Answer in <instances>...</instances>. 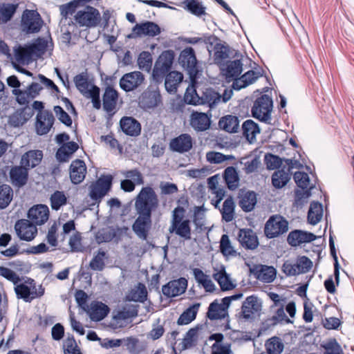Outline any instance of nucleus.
<instances>
[{"instance_id":"nucleus-1","label":"nucleus","mask_w":354,"mask_h":354,"mask_svg":"<svg viewBox=\"0 0 354 354\" xmlns=\"http://www.w3.org/2000/svg\"><path fill=\"white\" fill-rule=\"evenodd\" d=\"M159 206V199L154 189L149 186L141 189L135 198V209L138 216L132 225L137 236L147 240L152 225V213Z\"/></svg>"},{"instance_id":"nucleus-2","label":"nucleus","mask_w":354,"mask_h":354,"mask_svg":"<svg viewBox=\"0 0 354 354\" xmlns=\"http://www.w3.org/2000/svg\"><path fill=\"white\" fill-rule=\"evenodd\" d=\"M195 80L192 79V84L187 87L185 93V101L189 104H207L212 109L221 103V94L213 88H206L201 96L196 92L194 86Z\"/></svg>"},{"instance_id":"nucleus-3","label":"nucleus","mask_w":354,"mask_h":354,"mask_svg":"<svg viewBox=\"0 0 354 354\" xmlns=\"http://www.w3.org/2000/svg\"><path fill=\"white\" fill-rule=\"evenodd\" d=\"M185 209L181 206H177L172 211L171 219L169 232L174 234L184 240L192 238L191 221L185 218Z\"/></svg>"},{"instance_id":"nucleus-4","label":"nucleus","mask_w":354,"mask_h":354,"mask_svg":"<svg viewBox=\"0 0 354 354\" xmlns=\"http://www.w3.org/2000/svg\"><path fill=\"white\" fill-rule=\"evenodd\" d=\"M272 107V97L263 94L254 101L251 110L252 116L261 122L270 124Z\"/></svg>"},{"instance_id":"nucleus-5","label":"nucleus","mask_w":354,"mask_h":354,"mask_svg":"<svg viewBox=\"0 0 354 354\" xmlns=\"http://www.w3.org/2000/svg\"><path fill=\"white\" fill-rule=\"evenodd\" d=\"M15 291L18 299H22L26 302H30L44 295V288L41 285L37 287L35 280L28 278L26 281V283H16Z\"/></svg>"},{"instance_id":"nucleus-6","label":"nucleus","mask_w":354,"mask_h":354,"mask_svg":"<svg viewBox=\"0 0 354 354\" xmlns=\"http://www.w3.org/2000/svg\"><path fill=\"white\" fill-rule=\"evenodd\" d=\"M174 59V53L166 50L162 53L156 60L152 73L155 82H161L169 73Z\"/></svg>"},{"instance_id":"nucleus-7","label":"nucleus","mask_w":354,"mask_h":354,"mask_svg":"<svg viewBox=\"0 0 354 354\" xmlns=\"http://www.w3.org/2000/svg\"><path fill=\"white\" fill-rule=\"evenodd\" d=\"M288 222L281 215L271 216L264 226V234L268 239H274L286 233Z\"/></svg>"},{"instance_id":"nucleus-8","label":"nucleus","mask_w":354,"mask_h":354,"mask_svg":"<svg viewBox=\"0 0 354 354\" xmlns=\"http://www.w3.org/2000/svg\"><path fill=\"white\" fill-rule=\"evenodd\" d=\"M244 57L241 54L235 53L232 59L225 61L221 65V71L225 80L236 81L243 72Z\"/></svg>"},{"instance_id":"nucleus-9","label":"nucleus","mask_w":354,"mask_h":354,"mask_svg":"<svg viewBox=\"0 0 354 354\" xmlns=\"http://www.w3.org/2000/svg\"><path fill=\"white\" fill-rule=\"evenodd\" d=\"M44 24L40 15L36 10H26L21 17V30L25 34H33L39 32Z\"/></svg>"},{"instance_id":"nucleus-10","label":"nucleus","mask_w":354,"mask_h":354,"mask_svg":"<svg viewBox=\"0 0 354 354\" xmlns=\"http://www.w3.org/2000/svg\"><path fill=\"white\" fill-rule=\"evenodd\" d=\"M75 19L81 26L94 27L100 21V14L96 8L88 6L77 12Z\"/></svg>"},{"instance_id":"nucleus-11","label":"nucleus","mask_w":354,"mask_h":354,"mask_svg":"<svg viewBox=\"0 0 354 354\" xmlns=\"http://www.w3.org/2000/svg\"><path fill=\"white\" fill-rule=\"evenodd\" d=\"M112 180L111 176H105L92 183L89 187L91 198L95 201H100L111 189Z\"/></svg>"},{"instance_id":"nucleus-12","label":"nucleus","mask_w":354,"mask_h":354,"mask_svg":"<svg viewBox=\"0 0 354 354\" xmlns=\"http://www.w3.org/2000/svg\"><path fill=\"white\" fill-rule=\"evenodd\" d=\"M145 76L140 71H133L124 74L120 80V87L126 92L138 88L144 82Z\"/></svg>"},{"instance_id":"nucleus-13","label":"nucleus","mask_w":354,"mask_h":354,"mask_svg":"<svg viewBox=\"0 0 354 354\" xmlns=\"http://www.w3.org/2000/svg\"><path fill=\"white\" fill-rule=\"evenodd\" d=\"M55 122V117L49 110L38 112L35 121V131L39 136L50 132Z\"/></svg>"},{"instance_id":"nucleus-14","label":"nucleus","mask_w":354,"mask_h":354,"mask_svg":"<svg viewBox=\"0 0 354 354\" xmlns=\"http://www.w3.org/2000/svg\"><path fill=\"white\" fill-rule=\"evenodd\" d=\"M160 26L153 21H146L137 24L132 29V33L129 37H153L160 33Z\"/></svg>"},{"instance_id":"nucleus-15","label":"nucleus","mask_w":354,"mask_h":354,"mask_svg":"<svg viewBox=\"0 0 354 354\" xmlns=\"http://www.w3.org/2000/svg\"><path fill=\"white\" fill-rule=\"evenodd\" d=\"M18 236L21 240L30 241L37 234V227L27 219L18 221L15 226Z\"/></svg>"},{"instance_id":"nucleus-16","label":"nucleus","mask_w":354,"mask_h":354,"mask_svg":"<svg viewBox=\"0 0 354 354\" xmlns=\"http://www.w3.org/2000/svg\"><path fill=\"white\" fill-rule=\"evenodd\" d=\"M187 287V280L184 277L169 281L162 288V294L167 297H174L183 294Z\"/></svg>"},{"instance_id":"nucleus-17","label":"nucleus","mask_w":354,"mask_h":354,"mask_svg":"<svg viewBox=\"0 0 354 354\" xmlns=\"http://www.w3.org/2000/svg\"><path fill=\"white\" fill-rule=\"evenodd\" d=\"M9 177L15 187L21 188L28 183V169L22 165L13 166L10 169Z\"/></svg>"},{"instance_id":"nucleus-18","label":"nucleus","mask_w":354,"mask_h":354,"mask_svg":"<svg viewBox=\"0 0 354 354\" xmlns=\"http://www.w3.org/2000/svg\"><path fill=\"white\" fill-rule=\"evenodd\" d=\"M251 273L257 279L264 282L271 283L275 278L277 270L273 266H269L262 264H257L250 268Z\"/></svg>"},{"instance_id":"nucleus-19","label":"nucleus","mask_w":354,"mask_h":354,"mask_svg":"<svg viewBox=\"0 0 354 354\" xmlns=\"http://www.w3.org/2000/svg\"><path fill=\"white\" fill-rule=\"evenodd\" d=\"M28 218L35 226L43 225L48 220L49 209L45 205H35L28 210Z\"/></svg>"},{"instance_id":"nucleus-20","label":"nucleus","mask_w":354,"mask_h":354,"mask_svg":"<svg viewBox=\"0 0 354 354\" xmlns=\"http://www.w3.org/2000/svg\"><path fill=\"white\" fill-rule=\"evenodd\" d=\"M238 241L241 245L246 250H253L259 245V240L256 232L249 228L239 230Z\"/></svg>"},{"instance_id":"nucleus-21","label":"nucleus","mask_w":354,"mask_h":354,"mask_svg":"<svg viewBox=\"0 0 354 354\" xmlns=\"http://www.w3.org/2000/svg\"><path fill=\"white\" fill-rule=\"evenodd\" d=\"M261 310V303L254 296H249L243 304L241 313L245 319H252L258 316Z\"/></svg>"},{"instance_id":"nucleus-22","label":"nucleus","mask_w":354,"mask_h":354,"mask_svg":"<svg viewBox=\"0 0 354 354\" xmlns=\"http://www.w3.org/2000/svg\"><path fill=\"white\" fill-rule=\"evenodd\" d=\"M193 146V140L189 134L183 133L172 139L169 143L171 151L183 153L189 151Z\"/></svg>"},{"instance_id":"nucleus-23","label":"nucleus","mask_w":354,"mask_h":354,"mask_svg":"<svg viewBox=\"0 0 354 354\" xmlns=\"http://www.w3.org/2000/svg\"><path fill=\"white\" fill-rule=\"evenodd\" d=\"M316 239L317 236L313 233L295 230L289 233L287 241L291 246L296 247L302 243H310Z\"/></svg>"},{"instance_id":"nucleus-24","label":"nucleus","mask_w":354,"mask_h":354,"mask_svg":"<svg viewBox=\"0 0 354 354\" xmlns=\"http://www.w3.org/2000/svg\"><path fill=\"white\" fill-rule=\"evenodd\" d=\"M189 124L196 131H205L210 127L211 118L207 113L193 111L190 115Z\"/></svg>"},{"instance_id":"nucleus-25","label":"nucleus","mask_w":354,"mask_h":354,"mask_svg":"<svg viewBox=\"0 0 354 354\" xmlns=\"http://www.w3.org/2000/svg\"><path fill=\"white\" fill-rule=\"evenodd\" d=\"M118 100V92L111 86H107L102 96L103 109L111 116L115 113Z\"/></svg>"},{"instance_id":"nucleus-26","label":"nucleus","mask_w":354,"mask_h":354,"mask_svg":"<svg viewBox=\"0 0 354 354\" xmlns=\"http://www.w3.org/2000/svg\"><path fill=\"white\" fill-rule=\"evenodd\" d=\"M86 174V166L85 162L80 159L72 161L70 165V178L71 182L77 185L82 183Z\"/></svg>"},{"instance_id":"nucleus-27","label":"nucleus","mask_w":354,"mask_h":354,"mask_svg":"<svg viewBox=\"0 0 354 354\" xmlns=\"http://www.w3.org/2000/svg\"><path fill=\"white\" fill-rule=\"evenodd\" d=\"M122 131L127 136L136 137L140 134L141 124L131 117H123L120 121Z\"/></svg>"},{"instance_id":"nucleus-28","label":"nucleus","mask_w":354,"mask_h":354,"mask_svg":"<svg viewBox=\"0 0 354 354\" xmlns=\"http://www.w3.org/2000/svg\"><path fill=\"white\" fill-rule=\"evenodd\" d=\"M33 115L32 111L28 106L17 109L10 117L8 122L10 124L15 127L22 126Z\"/></svg>"},{"instance_id":"nucleus-29","label":"nucleus","mask_w":354,"mask_h":354,"mask_svg":"<svg viewBox=\"0 0 354 354\" xmlns=\"http://www.w3.org/2000/svg\"><path fill=\"white\" fill-rule=\"evenodd\" d=\"M179 63L182 66L192 74L196 72V58L194 50L192 48L183 50L179 57Z\"/></svg>"},{"instance_id":"nucleus-30","label":"nucleus","mask_w":354,"mask_h":354,"mask_svg":"<svg viewBox=\"0 0 354 354\" xmlns=\"http://www.w3.org/2000/svg\"><path fill=\"white\" fill-rule=\"evenodd\" d=\"M161 101V96L158 91H145L140 97V104L144 109H151L157 106Z\"/></svg>"},{"instance_id":"nucleus-31","label":"nucleus","mask_w":354,"mask_h":354,"mask_svg":"<svg viewBox=\"0 0 354 354\" xmlns=\"http://www.w3.org/2000/svg\"><path fill=\"white\" fill-rule=\"evenodd\" d=\"M262 76L259 70H250L245 73L238 80L233 82L232 86L236 90H240L254 82L258 78Z\"/></svg>"},{"instance_id":"nucleus-32","label":"nucleus","mask_w":354,"mask_h":354,"mask_svg":"<svg viewBox=\"0 0 354 354\" xmlns=\"http://www.w3.org/2000/svg\"><path fill=\"white\" fill-rule=\"evenodd\" d=\"M43 153L40 150H30L25 153L21 159V165L29 169L39 165L42 160Z\"/></svg>"},{"instance_id":"nucleus-33","label":"nucleus","mask_w":354,"mask_h":354,"mask_svg":"<svg viewBox=\"0 0 354 354\" xmlns=\"http://www.w3.org/2000/svg\"><path fill=\"white\" fill-rule=\"evenodd\" d=\"M88 315L91 320L99 322L102 320L109 313V307L100 301H93L91 304Z\"/></svg>"},{"instance_id":"nucleus-34","label":"nucleus","mask_w":354,"mask_h":354,"mask_svg":"<svg viewBox=\"0 0 354 354\" xmlns=\"http://www.w3.org/2000/svg\"><path fill=\"white\" fill-rule=\"evenodd\" d=\"M240 120L237 116L227 115L222 117L218 121L221 129L228 133H236L239 129Z\"/></svg>"},{"instance_id":"nucleus-35","label":"nucleus","mask_w":354,"mask_h":354,"mask_svg":"<svg viewBox=\"0 0 354 354\" xmlns=\"http://www.w3.org/2000/svg\"><path fill=\"white\" fill-rule=\"evenodd\" d=\"M138 313L137 305L126 304L120 310L114 314L113 318L116 322L117 324H119L120 321H124L129 318L135 317L138 315Z\"/></svg>"},{"instance_id":"nucleus-36","label":"nucleus","mask_w":354,"mask_h":354,"mask_svg":"<svg viewBox=\"0 0 354 354\" xmlns=\"http://www.w3.org/2000/svg\"><path fill=\"white\" fill-rule=\"evenodd\" d=\"M196 281L201 285L206 292H212L215 290V286L209 277L200 268H194L192 270Z\"/></svg>"},{"instance_id":"nucleus-37","label":"nucleus","mask_w":354,"mask_h":354,"mask_svg":"<svg viewBox=\"0 0 354 354\" xmlns=\"http://www.w3.org/2000/svg\"><path fill=\"white\" fill-rule=\"evenodd\" d=\"M165 78L166 90L170 93H174L176 92L178 84L183 81V75L178 71H171Z\"/></svg>"},{"instance_id":"nucleus-38","label":"nucleus","mask_w":354,"mask_h":354,"mask_svg":"<svg viewBox=\"0 0 354 354\" xmlns=\"http://www.w3.org/2000/svg\"><path fill=\"white\" fill-rule=\"evenodd\" d=\"M147 296V291L144 284L139 283L134 288L131 289L126 295V300L129 301L144 302Z\"/></svg>"},{"instance_id":"nucleus-39","label":"nucleus","mask_w":354,"mask_h":354,"mask_svg":"<svg viewBox=\"0 0 354 354\" xmlns=\"http://www.w3.org/2000/svg\"><path fill=\"white\" fill-rule=\"evenodd\" d=\"M227 315V310H225L218 300L216 299L212 301L209 307L207 313V317L210 320H216L224 319Z\"/></svg>"},{"instance_id":"nucleus-40","label":"nucleus","mask_w":354,"mask_h":354,"mask_svg":"<svg viewBox=\"0 0 354 354\" xmlns=\"http://www.w3.org/2000/svg\"><path fill=\"white\" fill-rule=\"evenodd\" d=\"M78 145L73 141L63 144L57 150L56 156L60 161H66L78 149Z\"/></svg>"},{"instance_id":"nucleus-41","label":"nucleus","mask_w":354,"mask_h":354,"mask_svg":"<svg viewBox=\"0 0 354 354\" xmlns=\"http://www.w3.org/2000/svg\"><path fill=\"white\" fill-rule=\"evenodd\" d=\"M235 204L231 196L227 198L223 203L221 208H219L222 216V219L228 223L232 221L234 218Z\"/></svg>"},{"instance_id":"nucleus-42","label":"nucleus","mask_w":354,"mask_h":354,"mask_svg":"<svg viewBox=\"0 0 354 354\" xmlns=\"http://www.w3.org/2000/svg\"><path fill=\"white\" fill-rule=\"evenodd\" d=\"M323 216V207L322 203L313 201L310 203L308 212V221L311 225L319 223Z\"/></svg>"},{"instance_id":"nucleus-43","label":"nucleus","mask_w":354,"mask_h":354,"mask_svg":"<svg viewBox=\"0 0 354 354\" xmlns=\"http://www.w3.org/2000/svg\"><path fill=\"white\" fill-rule=\"evenodd\" d=\"M223 178L227 185V187L234 190L238 187L239 177L235 167L230 166L224 170Z\"/></svg>"},{"instance_id":"nucleus-44","label":"nucleus","mask_w":354,"mask_h":354,"mask_svg":"<svg viewBox=\"0 0 354 354\" xmlns=\"http://www.w3.org/2000/svg\"><path fill=\"white\" fill-rule=\"evenodd\" d=\"M243 135L252 142L255 140L256 135L260 133V129L257 123L252 120H245L242 124Z\"/></svg>"},{"instance_id":"nucleus-45","label":"nucleus","mask_w":354,"mask_h":354,"mask_svg":"<svg viewBox=\"0 0 354 354\" xmlns=\"http://www.w3.org/2000/svg\"><path fill=\"white\" fill-rule=\"evenodd\" d=\"M17 46L15 48V59L19 64H28L32 59L31 50L29 46Z\"/></svg>"},{"instance_id":"nucleus-46","label":"nucleus","mask_w":354,"mask_h":354,"mask_svg":"<svg viewBox=\"0 0 354 354\" xmlns=\"http://www.w3.org/2000/svg\"><path fill=\"white\" fill-rule=\"evenodd\" d=\"M257 203V196L254 192H248L242 195L239 206L245 212L252 211Z\"/></svg>"},{"instance_id":"nucleus-47","label":"nucleus","mask_w":354,"mask_h":354,"mask_svg":"<svg viewBox=\"0 0 354 354\" xmlns=\"http://www.w3.org/2000/svg\"><path fill=\"white\" fill-rule=\"evenodd\" d=\"M265 346L268 354H281L284 348L281 339L277 336L268 339Z\"/></svg>"},{"instance_id":"nucleus-48","label":"nucleus","mask_w":354,"mask_h":354,"mask_svg":"<svg viewBox=\"0 0 354 354\" xmlns=\"http://www.w3.org/2000/svg\"><path fill=\"white\" fill-rule=\"evenodd\" d=\"M73 82L78 91L83 95H86L90 91L91 86L90 84L86 73H82L74 77Z\"/></svg>"},{"instance_id":"nucleus-49","label":"nucleus","mask_w":354,"mask_h":354,"mask_svg":"<svg viewBox=\"0 0 354 354\" xmlns=\"http://www.w3.org/2000/svg\"><path fill=\"white\" fill-rule=\"evenodd\" d=\"M199 304H194L186 309L179 317L177 323L178 325H186L192 322L196 317Z\"/></svg>"},{"instance_id":"nucleus-50","label":"nucleus","mask_w":354,"mask_h":354,"mask_svg":"<svg viewBox=\"0 0 354 354\" xmlns=\"http://www.w3.org/2000/svg\"><path fill=\"white\" fill-rule=\"evenodd\" d=\"M184 3L185 8L192 15L198 17L206 15L205 6L198 0H185Z\"/></svg>"},{"instance_id":"nucleus-51","label":"nucleus","mask_w":354,"mask_h":354,"mask_svg":"<svg viewBox=\"0 0 354 354\" xmlns=\"http://www.w3.org/2000/svg\"><path fill=\"white\" fill-rule=\"evenodd\" d=\"M230 46H214V59L215 63L221 67L225 62V59L230 57L232 52L229 48Z\"/></svg>"},{"instance_id":"nucleus-52","label":"nucleus","mask_w":354,"mask_h":354,"mask_svg":"<svg viewBox=\"0 0 354 354\" xmlns=\"http://www.w3.org/2000/svg\"><path fill=\"white\" fill-rule=\"evenodd\" d=\"M290 178V174L283 169L274 172L272 176V184L277 189L284 187Z\"/></svg>"},{"instance_id":"nucleus-53","label":"nucleus","mask_w":354,"mask_h":354,"mask_svg":"<svg viewBox=\"0 0 354 354\" xmlns=\"http://www.w3.org/2000/svg\"><path fill=\"white\" fill-rule=\"evenodd\" d=\"M17 6L12 3H0V24H6L13 17Z\"/></svg>"},{"instance_id":"nucleus-54","label":"nucleus","mask_w":354,"mask_h":354,"mask_svg":"<svg viewBox=\"0 0 354 354\" xmlns=\"http://www.w3.org/2000/svg\"><path fill=\"white\" fill-rule=\"evenodd\" d=\"M13 190L8 185H0V209L7 207L12 200Z\"/></svg>"},{"instance_id":"nucleus-55","label":"nucleus","mask_w":354,"mask_h":354,"mask_svg":"<svg viewBox=\"0 0 354 354\" xmlns=\"http://www.w3.org/2000/svg\"><path fill=\"white\" fill-rule=\"evenodd\" d=\"M50 202L51 208L57 211L61 207L66 205L67 196L64 192L57 190L50 195Z\"/></svg>"},{"instance_id":"nucleus-56","label":"nucleus","mask_w":354,"mask_h":354,"mask_svg":"<svg viewBox=\"0 0 354 354\" xmlns=\"http://www.w3.org/2000/svg\"><path fill=\"white\" fill-rule=\"evenodd\" d=\"M213 277L218 283L222 290H230L234 287L224 270L214 273Z\"/></svg>"},{"instance_id":"nucleus-57","label":"nucleus","mask_w":354,"mask_h":354,"mask_svg":"<svg viewBox=\"0 0 354 354\" xmlns=\"http://www.w3.org/2000/svg\"><path fill=\"white\" fill-rule=\"evenodd\" d=\"M220 251L225 257H235L236 251L234 249L228 235L223 234L220 240Z\"/></svg>"},{"instance_id":"nucleus-58","label":"nucleus","mask_w":354,"mask_h":354,"mask_svg":"<svg viewBox=\"0 0 354 354\" xmlns=\"http://www.w3.org/2000/svg\"><path fill=\"white\" fill-rule=\"evenodd\" d=\"M180 41L186 43L187 44H196L197 43H203L205 44H221L220 39L215 35H210L207 37L205 39L201 37H190V38H178Z\"/></svg>"},{"instance_id":"nucleus-59","label":"nucleus","mask_w":354,"mask_h":354,"mask_svg":"<svg viewBox=\"0 0 354 354\" xmlns=\"http://www.w3.org/2000/svg\"><path fill=\"white\" fill-rule=\"evenodd\" d=\"M321 346L324 349L323 354H344L340 344L335 338L328 339Z\"/></svg>"},{"instance_id":"nucleus-60","label":"nucleus","mask_w":354,"mask_h":354,"mask_svg":"<svg viewBox=\"0 0 354 354\" xmlns=\"http://www.w3.org/2000/svg\"><path fill=\"white\" fill-rule=\"evenodd\" d=\"M106 252L100 249L92 260L90 261L89 266L93 270L102 271L105 267L104 258Z\"/></svg>"},{"instance_id":"nucleus-61","label":"nucleus","mask_w":354,"mask_h":354,"mask_svg":"<svg viewBox=\"0 0 354 354\" xmlns=\"http://www.w3.org/2000/svg\"><path fill=\"white\" fill-rule=\"evenodd\" d=\"M121 174L127 179H131L136 185L144 184V178L142 173L138 169L121 171Z\"/></svg>"},{"instance_id":"nucleus-62","label":"nucleus","mask_w":354,"mask_h":354,"mask_svg":"<svg viewBox=\"0 0 354 354\" xmlns=\"http://www.w3.org/2000/svg\"><path fill=\"white\" fill-rule=\"evenodd\" d=\"M64 354H81L73 335H68L63 344Z\"/></svg>"},{"instance_id":"nucleus-63","label":"nucleus","mask_w":354,"mask_h":354,"mask_svg":"<svg viewBox=\"0 0 354 354\" xmlns=\"http://www.w3.org/2000/svg\"><path fill=\"white\" fill-rule=\"evenodd\" d=\"M138 64L141 70L149 71L152 66V56L150 53L142 52L138 59Z\"/></svg>"},{"instance_id":"nucleus-64","label":"nucleus","mask_w":354,"mask_h":354,"mask_svg":"<svg viewBox=\"0 0 354 354\" xmlns=\"http://www.w3.org/2000/svg\"><path fill=\"white\" fill-rule=\"evenodd\" d=\"M12 93L16 97V101L20 105H27L33 100L30 98V95H29L27 89L21 90L20 88H16L13 89Z\"/></svg>"}]
</instances>
